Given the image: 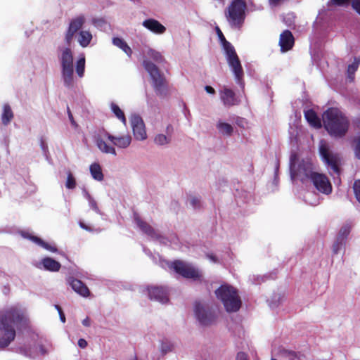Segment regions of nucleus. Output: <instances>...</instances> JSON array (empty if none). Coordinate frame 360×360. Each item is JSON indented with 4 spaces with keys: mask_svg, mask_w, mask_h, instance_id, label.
<instances>
[{
    "mask_svg": "<svg viewBox=\"0 0 360 360\" xmlns=\"http://www.w3.org/2000/svg\"><path fill=\"white\" fill-rule=\"evenodd\" d=\"M30 319L24 309L12 305L0 311V349L6 348L14 341L16 329L29 327Z\"/></svg>",
    "mask_w": 360,
    "mask_h": 360,
    "instance_id": "f257e3e1",
    "label": "nucleus"
},
{
    "mask_svg": "<svg viewBox=\"0 0 360 360\" xmlns=\"http://www.w3.org/2000/svg\"><path fill=\"white\" fill-rule=\"evenodd\" d=\"M323 122L328 134L335 138L344 137L350 125L348 117L337 108H329L323 112Z\"/></svg>",
    "mask_w": 360,
    "mask_h": 360,
    "instance_id": "f03ea898",
    "label": "nucleus"
},
{
    "mask_svg": "<svg viewBox=\"0 0 360 360\" xmlns=\"http://www.w3.org/2000/svg\"><path fill=\"white\" fill-rule=\"evenodd\" d=\"M215 295L223 304L227 312H236L241 307V299L238 290L230 285H221L215 290Z\"/></svg>",
    "mask_w": 360,
    "mask_h": 360,
    "instance_id": "7ed1b4c3",
    "label": "nucleus"
},
{
    "mask_svg": "<svg viewBox=\"0 0 360 360\" xmlns=\"http://www.w3.org/2000/svg\"><path fill=\"white\" fill-rule=\"evenodd\" d=\"M143 66L148 72L151 79L154 90L158 96H165L167 92V82L158 68L148 59L143 60Z\"/></svg>",
    "mask_w": 360,
    "mask_h": 360,
    "instance_id": "20e7f679",
    "label": "nucleus"
},
{
    "mask_svg": "<svg viewBox=\"0 0 360 360\" xmlns=\"http://www.w3.org/2000/svg\"><path fill=\"white\" fill-rule=\"evenodd\" d=\"M58 58L60 63L64 84L66 87L71 88L74 84L73 53L71 49L69 47L62 49Z\"/></svg>",
    "mask_w": 360,
    "mask_h": 360,
    "instance_id": "39448f33",
    "label": "nucleus"
},
{
    "mask_svg": "<svg viewBox=\"0 0 360 360\" xmlns=\"http://www.w3.org/2000/svg\"><path fill=\"white\" fill-rule=\"evenodd\" d=\"M246 3L244 0H233L225 11L229 22L236 27H240L245 18Z\"/></svg>",
    "mask_w": 360,
    "mask_h": 360,
    "instance_id": "423d86ee",
    "label": "nucleus"
},
{
    "mask_svg": "<svg viewBox=\"0 0 360 360\" xmlns=\"http://www.w3.org/2000/svg\"><path fill=\"white\" fill-rule=\"evenodd\" d=\"M222 46L225 51L227 62L235 75L236 79L237 82L243 88V70L236 50L229 41H226L225 44H222Z\"/></svg>",
    "mask_w": 360,
    "mask_h": 360,
    "instance_id": "0eeeda50",
    "label": "nucleus"
},
{
    "mask_svg": "<svg viewBox=\"0 0 360 360\" xmlns=\"http://www.w3.org/2000/svg\"><path fill=\"white\" fill-rule=\"evenodd\" d=\"M319 151L323 162L327 167H330L335 174L340 175L341 159L339 154L332 152L325 140L319 142Z\"/></svg>",
    "mask_w": 360,
    "mask_h": 360,
    "instance_id": "6e6552de",
    "label": "nucleus"
},
{
    "mask_svg": "<svg viewBox=\"0 0 360 360\" xmlns=\"http://www.w3.org/2000/svg\"><path fill=\"white\" fill-rule=\"evenodd\" d=\"M170 268L184 278L193 279L200 283L203 281V276L201 271L191 264L181 260H175L171 264Z\"/></svg>",
    "mask_w": 360,
    "mask_h": 360,
    "instance_id": "1a4fd4ad",
    "label": "nucleus"
},
{
    "mask_svg": "<svg viewBox=\"0 0 360 360\" xmlns=\"http://www.w3.org/2000/svg\"><path fill=\"white\" fill-rule=\"evenodd\" d=\"M195 315L202 326H210L216 321L217 318V310L195 302L194 305Z\"/></svg>",
    "mask_w": 360,
    "mask_h": 360,
    "instance_id": "9d476101",
    "label": "nucleus"
},
{
    "mask_svg": "<svg viewBox=\"0 0 360 360\" xmlns=\"http://www.w3.org/2000/svg\"><path fill=\"white\" fill-rule=\"evenodd\" d=\"M310 180L319 192L326 195L332 192V185L324 174L316 172Z\"/></svg>",
    "mask_w": 360,
    "mask_h": 360,
    "instance_id": "9b49d317",
    "label": "nucleus"
},
{
    "mask_svg": "<svg viewBox=\"0 0 360 360\" xmlns=\"http://www.w3.org/2000/svg\"><path fill=\"white\" fill-rule=\"evenodd\" d=\"M84 22V15H79L70 21L65 36V41L68 46H70L75 34L82 28Z\"/></svg>",
    "mask_w": 360,
    "mask_h": 360,
    "instance_id": "f8f14e48",
    "label": "nucleus"
},
{
    "mask_svg": "<svg viewBox=\"0 0 360 360\" xmlns=\"http://www.w3.org/2000/svg\"><path fill=\"white\" fill-rule=\"evenodd\" d=\"M293 174L301 177L302 181L311 179L316 172L314 171V165L309 160H302L298 165L297 171L292 170Z\"/></svg>",
    "mask_w": 360,
    "mask_h": 360,
    "instance_id": "ddd939ff",
    "label": "nucleus"
},
{
    "mask_svg": "<svg viewBox=\"0 0 360 360\" xmlns=\"http://www.w3.org/2000/svg\"><path fill=\"white\" fill-rule=\"evenodd\" d=\"M130 121L135 139L141 141L146 139L147 135L142 118L139 115H134L131 117Z\"/></svg>",
    "mask_w": 360,
    "mask_h": 360,
    "instance_id": "4468645a",
    "label": "nucleus"
},
{
    "mask_svg": "<svg viewBox=\"0 0 360 360\" xmlns=\"http://www.w3.org/2000/svg\"><path fill=\"white\" fill-rule=\"evenodd\" d=\"M148 296L150 300H155L161 303L169 301L168 290L162 286H151L148 288Z\"/></svg>",
    "mask_w": 360,
    "mask_h": 360,
    "instance_id": "2eb2a0df",
    "label": "nucleus"
},
{
    "mask_svg": "<svg viewBox=\"0 0 360 360\" xmlns=\"http://www.w3.org/2000/svg\"><path fill=\"white\" fill-rule=\"evenodd\" d=\"M295 44V39L292 32L288 30H284L279 38V46L282 52H286L292 49Z\"/></svg>",
    "mask_w": 360,
    "mask_h": 360,
    "instance_id": "dca6fc26",
    "label": "nucleus"
},
{
    "mask_svg": "<svg viewBox=\"0 0 360 360\" xmlns=\"http://www.w3.org/2000/svg\"><path fill=\"white\" fill-rule=\"evenodd\" d=\"M105 137L107 138L108 140L111 141L114 146L120 148H127L131 142V137L129 134L120 136H115L111 135L108 132H105Z\"/></svg>",
    "mask_w": 360,
    "mask_h": 360,
    "instance_id": "f3484780",
    "label": "nucleus"
},
{
    "mask_svg": "<svg viewBox=\"0 0 360 360\" xmlns=\"http://www.w3.org/2000/svg\"><path fill=\"white\" fill-rule=\"evenodd\" d=\"M221 99L224 105L228 107L236 105L240 103L234 91L226 87H224L221 92Z\"/></svg>",
    "mask_w": 360,
    "mask_h": 360,
    "instance_id": "a211bd4d",
    "label": "nucleus"
},
{
    "mask_svg": "<svg viewBox=\"0 0 360 360\" xmlns=\"http://www.w3.org/2000/svg\"><path fill=\"white\" fill-rule=\"evenodd\" d=\"M142 25L146 29L157 34H163L166 31V27L163 25L153 18L145 20Z\"/></svg>",
    "mask_w": 360,
    "mask_h": 360,
    "instance_id": "6ab92c4d",
    "label": "nucleus"
},
{
    "mask_svg": "<svg viewBox=\"0 0 360 360\" xmlns=\"http://www.w3.org/2000/svg\"><path fill=\"white\" fill-rule=\"evenodd\" d=\"M70 285L72 290L82 297H86L90 295V290L88 287L80 280L77 278H71Z\"/></svg>",
    "mask_w": 360,
    "mask_h": 360,
    "instance_id": "aec40b11",
    "label": "nucleus"
},
{
    "mask_svg": "<svg viewBox=\"0 0 360 360\" xmlns=\"http://www.w3.org/2000/svg\"><path fill=\"white\" fill-rule=\"evenodd\" d=\"M22 235L24 238L32 240L34 243L37 244L38 245L42 247L43 248L50 252H56L58 251L56 247L49 245V243H46L45 241H44L42 239L37 236H32L29 233H22Z\"/></svg>",
    "mask_w": 360,
    "mask_h": 360,
    "instance_id": "412c9836",
    "label": "nucleus"
},
{
    "mask_svg": "<svg viewBox=\"0 0 360 360\" xmlns=\"http://www.w3.org/2000/svg\"><path fill=\"white\" fill-rule=\"evenodd\" d=\"M304 117L311 127L316 129H320L321 127V120L313 109L305 110Z\"/></svg>",
    "mask_w": 360,
    "mask_h": 360,
    "instance_id": "4be33fe9",
    "label": "nucleus"
},
{
    "mask_svg": "<svg viewBox=\"0 0 360 360\" xmlns=\"http://www.w3.org/2000/svg\"><path fill=\"white\" fill-rule=\"evenodd\" d=\"M134 220L139 229L150 237H155L156 233L153 228L146 221L142 220L138 215L135 216Z\"/></svg>",
    "mask_w": 360,
    "mask_h": 360,
    "instance_id": "5701e85b",
    "label": "nucleus"
},
{
    "mask_svg": "<svg viewBox=\"0 0 360 360\" xmlns=\"http://www.w3.org/2000/svg\"><path fill=\"white\" fill-rule=\"evenodd\" d=\"M96 143L97 147L101 152L116 155L117 153L115 148L112 146L108 145L107 143L101 136H98L96 139Z\"/></svg>",
    "mask_w": 360,
    "mask_h": 360,
    "instance_id": "b1692460",
    "label": "nucleus"
},
{
    "mask_svg": "<svg viewBox=\"0 0 360 360\" xmlns=\"http://www.w3.org/2000/svg\"><path fill=\"white\" fill-rule=\"evenodd\" d=\"M42 264L45 269L51 271H58L61 267L60 262L51 257L44 258Z\"/></svg>",
    "mask_w": 360,
    "mask_h": 360,
    "instance_id": "393cba45",
    "label": "nucleus"
},
{
    "mask_svg": "<svg viewBox=\"0 0 360 360\" xmlns=\"http://www.w3.org/2000/svg\"><path fill=\"white\" fill-rule=\"evenodd\" d=\"M112 44L121 49L128 56H131L132 54L131 49L122 39L119 37H114L112 39Z\"/></svg>",
    "mask_w": 360,
    "mask_h": 360,
    "instance_id": "a878e982",
    "label": "nucleus"
},
{
    "mask_svg": "<svg viewBox=\"0 0 360 360\" xmlns=\"http://www.w3.org/2000/svg\"><path fill=\"white\" fill-rule=\"evenodd\" d=\"M92 39V34L90 32L82 30L79 33L78 42L82 47H86Z\"/></svg>",
    "mask_w": 360,
    "mask_h": 360,
    "instance_id": "bb28decb",
    "label": "nucleus"
},
{
    "mask_svg": "<svg viewBox=\"0 0 360 360\" xmlns=\"http://www.w3.org/2000/svg\"><path fill=\"white\" fill-rule=\"evenodd\" d=\"M90 172L92 176V177L97 181H102L103 180V174L102 172L101 167L99 164L98 163H93L90 166Z\"/></svg>",
    "mask_w": 360,
    "mask_h": 360,
    "instance_id": "cd10ccee",
    "label": "nucleus"
},
{
    "mask_svg": "<svg viewBox=\"0 0 360 360\" xmlns=\"http://www.w3.org/2000/svg\"><path fill=\"white\" fill-rule=\"evenodd\" d=\"M13 118V111L8 104L4 105V110L1 115L2 123L7 125Z\"/></svg>",
    "mask_w": 360,
    "mask_h": 360,
    "instance_id": "c85d7f7f",
    "label": "nucleus"
},
{
    "mask_svg": "<svg viewBox=\"0 0 360 360\" xmlns=\"http://www.w3.org/2000/svg\"><path fill=\"white\" fill-rule=\"evenodd\" d=\"M217 128L223 135L231 136L233 132V127L226 122H219Z\"/></svg>",
    "mask_w": 360,
    "mask_h": 360,
    "instance_id": "c756f323",
    "label": "nucleus"
},
{
    "mask_svg": "<svg viewBox=\"0 0 360 360\" xmlns=\"http://www.w3.org/2000/svg\"><path fill=\"white\" fill-rule=\"evenodd\" d=\"M110 108L116 117L125 124L127 122V119L124 112L120 109V108L117 104L112 103L110 105Z\"/></svg>",
    "mask_w": 360,
    "mask_h": 360,
    "instance_id": "7c9ffc66",
    "label": "nucleus"
},
{
    "mask_svg": "<svg viewBox=\"0 0 360 360\" xmlns=\"http://www.w3.org/2000/svg\"><path fill=\"white\" fill-rule=\"evenodd\" d=\"M147 56L158 63H161L165 61V59L162 54L160 52L152 49L148 50Z\"/></svg>",
    "mask_w": 360,
    "mask_h": 360,
    "instance_id": "2f4dec72",
    "label": "nucleus"
},
{
    "mask_svg": "<svg viewBox=\"0 0 360 360\" xmlns=\"http://www.w3.org/2000/svg\"><path fill=\"white\" fill-rule=\"evenodd\" d=\"M350 231H351L350 225L347 224H345L340 229V231L336 238H339L340 240H342L345 241L348 235L349 234Z\"/></svg>",
    "mask_w": 360,
    "mask_h": 360,
    "instance_id": "473e14b6",
    "label": "nucleus"
},
{
    "mask_svg": "<svg viewBox=\"0 0 360 360\" xmlns=\"http://www.w3.org/2000/svg\"><path fill=\"white\" fill-rule=\"evenodd\" d=\"M85 70V58L82 57L77 61L76 72L79 77H82Z\"/></svg>",
    "mask_w": 360,
    "mask_h": 360,
    "instance_id": "72a5a7b5",
    "label": "nucleus"
},
{
    "mask_svg": "<svg viewBox=\"0 0 360 360\" xmlns=\"http://www.w3.org/2000/svg\"><path fill=\"white\" fill-rule=\"evenodd\" d=\"M345 244V241H344L342 240H340L339 238H336V239L332 246L333 253L334 255L338 254L339 252L343 248Z\"/></svg>",
    "mask_w": 360,
    "mask_h": 360,
    "instance_id": "f704fd0d",
    "label": "nucleus"
},
{
    "mask_svg": "<svg viewBox=\"0 0 360 360\" xmlns=\"http://www.w3.org/2000/svg\"><path fill=\"white\" fill-rule=\"evenodd\" d=\"M76 180L70 171L68 172L67 180L65 182V187L68 189H74L76 187Z\"/></svg>",
    "mask_w": 360,
    "mask_h": 360,
    "instance_id": "c9c22d12",
    "label": "nucleus"
},
{
    "mask_svg": "<svg viewBox=\"0 0 360 360\" xmlns=\"http://www.w3.org/2000/svg\"><path fill=\"white\" fill-rule=\"evenodd\" d=\"M169 141H170V138H169L167 136H166L165 134H162L156 135L154 139L155 143L156 144L160 145V146L168 143L169 142Z\"/></svg>",
    "mask_w": 360,
    "mask_h": 360,
    "instance_id": "e433bc0d",
    "label": "nucleus"
},
{
    "mask_svg": "<svg viewBox=\"0 0 360 360\" xmlns=\"http://www.w3.org/2000/svg\"><path fill=\"white\" fill-rule=\"evenodd\" d=\"M353 148L355 157L360 160V136L354 138L353 139Z\"/></svg>",
    "mask_w": 360,
    "mask_h": 360,
    "instance_id": "4c0bfd02",
    "label": "nucleus"
},
{
    "mask_svg": "<svg viewBox=\"0 0 360 360\" xmlns=\"http://www.w3.org/2000/svg\"><path fill=\"white\" fill-rule=\"evenodd\" d=\"M281 354L283 356L288 359L289 360H295L298 358V355L297 352L288 349H283L281 351Z\"/></svg>",
    "mask_w": 360,
    "mask_h": 360,
    "instance_id": "58836bf2",
    "label": "nucleus"
},
{
    "mask_svg": "<svg viewBox=\"0 0 360 360\" xmlns=\"http://www.w3.org/2000/svg\"><path fill=\"white\" fill-rule=\"evenodd\" d=\"M358 66L356 63H352L348 65L347 74L348 77L352 81L354 78L355 72L357 70Z\"/></svg>",
    "mask_w": 360,
    "mask_h": 360,
    "instance_id": "ea45409f",
    "label": "nucleus"
},
{
    "mask_svg": "<svg viewBox=\"0 0 360 360\" xmlns=\"http://www.w3.org/2000/svg\"><path fill=\"white\" fill-rule=\"evenodd\" d=\"M173 349V345L170 342H162L161 345V351L163 354L171 352Z\"/></svg>",
    "mask_w": 360,
    "mask_h": 360,
    "instance_id": "a19ab883",
    "label": "nucleus"
},
{
    "mask_svg": "<svg viewBox=\"0 0 360 360\" xmlns=\"http://www.w3.org/2000/svg\"><path fill=\"white\" fill-rule=\"evenodd\" d=\"M351 0H329V4L337 6H347L350 4Z\"/></svg>",
    "mask_w": 360,
    "mask_h": 360,
    "instance_id": "79ce46f5",
    "label": "nucleus"
},
{
    "mask_svg": "<svg viewBox=\"0 0 360 360\" xmlns=\"http://www.w3.org/2000/svg\"><path fill=\"white\" fill-rule=\"evenodd\" d=\"M354 191L356 200L360 202V180H356L354 181Z\"/></svg>",
    "mask_w": 360,
    "mask_h": 360,
    "instance_id": "37998d69",
    "label": "nucleus"
},
{
    "mask_svg": "<svg viewBox=\"0 0 360 360\" xmlns=\"http://www.w3.org/2000/svg\"><path fill=\"white\" fill-rule=\"evenodd\" d=\"M350 4L352 9L360 15V0H351Z\"/></svg>",
    "mask_w": 360,
    "mask_h": 360,
    "instance_id": "c03bdc74",
    "label": "nucleus"
},
{
    "mask_svg": "<svg viewBox=\"0 0 360 360\" xmlns=\"http://www.w3.org/2000/svg\"><path fill=\"white\" fill-rule=\"evenodd\" d=\"M67 112H68L69 120H70L72 125L73 127H75V128L77 127L78 125H77V122H75V120H74L73 115H72L71 110L68 105L67 106Z\"/></svg>",
    "mask_w": 360,
    "mask_h": 360,
    "instance_id": "a18cd8bd",
    "label": "nucleus"
},
{
    "mask_svg": "<svg viewBox=\"0 0 360 360\" xmlns=\"http://www.w3.org/2000/svg\"><path fill=\"white\" fill-rule=\"evenodd\" d=\"M55 308L57 309V311H58V314H59V316H60V321L63 322V323H65V314L63 313V309L61 308L60 306L58 305V304H56L55 305Z\"/></svg>",
    "mask_w": 360,
    "mask_h": 360,
    "instance_id": "49530a36",
    "label": "nucleus"
},
{
    "mask_svg": "<svg viewBox=\"0 0 360 360\" xmlns=\"http://www.w3.org/2000/svg\"><path fill=\"white\" fill-rule=\"evenodd\" d=\"M216 32L222 44H225L226 41H228L219 27H216Z\"/></svg>",
    "mask_w": 360,
    "mask_h": 360,
    "instance_id": "de8ad7c7",
    "label": "nucleus"
},
{
    "mask_svg": "<svg viewBox=\"0 0 360 360\" xmlns=\"http://www.w3.org/2000/svg\"><path fill=\"white\" fill-rule=\"evenodd\" d=\"M290 169L291 171L294 170L296 161L297 160V155L296 153H293L290 155Z\"/></svg>",
    "mask_w": 360,
    "mask_h": 360,
    "instance_id": "09e8293b",
    "label": "nucleus"
},
{
    "mask_svg": "<svg viewBox=\"0 0 360 360\" xmlns=\"http://www.w3.org/2000/svg\"><path fill=\"white\" fill-rule=\"evenodd\" d=\"M191 204L194 208H197L200 207V202L198 198L193 197L191 200Z\"/></svg>",
    "mask_w": 360,
    "mask_h": 360,
    "instance_id": "8fccbe9b",
    "label": "nucleus"
},
{
    "mask_svg": "<svg viewBox=\"0 0 360 360\" xmlns=\"http://www.w3.org/2000/svg\"><path fill=\"white\" fill-rule=\"evenodd\" d=\"M236 360H248V355L245 352H240L237 354Z\"/></svg>",
    "mask_w": 360,
    "mask_h": 360,
    "instance_id": "3c124183",
    "label": "nucleus"
},
{
    "mask_svg": "<svg viewBox=\"0 0 360 360\" xmlns=\"http://www.w3.org/2000/svg\"><path fill=\"white\" fill-rule=\"evenodd\" d=\"M288 1V0H269V2L271 6H277L279 4Z\"/></svg>",
    "mask_w": 360,
    "mask_h": 360,
    "instance_id": "603ef678",
    "label": "nucleus"
},
{
    "mask_svg": "<svg viewBox=\"0 0 360 360\" xmlns=\"http://www.w3.org/2000/svg\"><path fill=\"white\" fill-rule=\"evenodd\" d=\"M78 346L79 347L84 349V348H85L87 346V342L84 339L80 338L78 340Z\"/></svg>",
    "mask_w": 360,
    "mask_h": 360,
    "instance_id": "864d4df0",
    "label": "nucleus"
},
{
    "mask_svg": "<svg viewBox=\"0 0 360 360\" xmlns=\"http://www.w3.org/2000/svg\"><path fill=\"white\" fill-rule=\"evenodd\" d=\"M174 131L173 127L171 124L167 125L166 128V133L167 136L169 138Z\"/></svg>",
    "mask_w": 360,
    "mask_h": 360,
    "instance_id": "5fc2aeb1",
    "label": "nucleus"
},
{
    "mask_svg": "<svg viewBox=\"0 0 360 360\" xmlns=\"http://www.w3.org/2000/svg\"><path fill=\"white\" fill-rule=\"evenodd\" d=\"M205 91L210 94H214L215 93V90L210 86H205Z\"/></svg>",
    "mask_w": 360,
    "mask_h": 360,
    "instance_id": "6e6d98bb",
    "label": "nucleus"
},
{
    "mask_svg": "<svg viewBox=\"0 0 360 360\" xmlns=\"http://www.w3.org/2000/svg\"><path fill=\"white\" fill-rule=\"evenodd\" d=\"M243 122H244V120L243 118H240V117H238L237 120H236V123L238 126L242 127H244Z\"/></svg>",
    "mask_w": 360,
    "mask_h": 360,
    "instance_id": "4d7b16f0",
    "label": "nucleus"
},
{
    "mask_svg": "<svg viewBox=\"0 0 360 360\" xmlns=\"http://www.w3.org/2000/svg\"><path fill=\"white\" fill-rule=\"evenodd\" d=\"M82 324L86 326V327H89L90 326V319L89 317H86V319H84L83 321H82Z\"/></svg>",
    "mask_w": 360,
    "mask_h": 360,
    "instance_id": "13d9d810",
    "label": "nucleus"
},
{
    "mask_svg": "<svg viewBox=\"0 0 360 360\" xmlns=\"http://www.w3.org/2000/svg\"><path fill=\"white\" fill-rule=\"evenodd\" d=\"M354 63H356L357 66L360 65V57H356L354 58Z\"/></svg>",
    "mask_w": 360,
    "mask_h": 360,
    "instance_id": "bf43d9fd",
    "label": "nucleus"
},
{
    "mask_svg": "<svg viewBox=\"0 0 360 360\" xmlns=\"http://www.w3.org/2000/svg\"><path fill=\"white\" fill-rule=\"evenodd\" d=\"M80 226H81V227H82V228H83V229H86V230L88 229H87V227H86V226H85V225H84V224H82V223H81V224H80Z\"/></svg>",
    "mask_w": 360,
    "mask_h": 360,
    "instance_id": "052dcab7",
    "label": "nucleus"
},
{
    "mask_svg": "<svg viewBox=\"0 0 360 360\" xmlns=\"http://www.w3.org/2000/svg\"><path fill=\"white\" fill-rule=\"evenodd\" d=\"M210 259H211L212 260H213L214 262H217V259H216V257H215L214 256H210Z\"/></svg>",
    "mask_w": 360,
    "mask_h": 360,
    "instance_id": "680f3d73",
    "label": "nucleus"
},
{
    "mask_svg": "<svg viewBox=\"0 0 360 360\" xmlns=\"http://www.w3.org/2000/svg\"><path fill=\"white\" fill-rule=\"evenodd\" d=\"M93 207H94V208H95V209H98V207H97V206H96V203H95L94 205H93Z\"/></svg>",
    "mask_w": 360,
    "mask_h": 360,
    "instance_id": "e2e57ef3",
    "label": "nucleus"
}]
</instances>
